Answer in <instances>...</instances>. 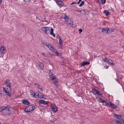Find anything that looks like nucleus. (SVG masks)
Segmentation results:
<instances>
[{
	"instance_id": "obj_4",
	"label": "nucleus",
	"mask_w": 124,
	"mask_h": 124,
	"mask_svg": "<svg viewBox=\"0 0 124 124\" xmlns=\"http://www.w3.org/2000/svg\"><path fill=\"white\" fill-rule=\"evenodd\" d=\"M92 91L94 94H97V95H99L101 96L102 95V94H100V92L98 91L97 90L94 88L93 89Z\"/></svg>"
},
{
	"instance_id": "obj_48",
	"label": "nucleus",
	"mask_w": 124,
	"mask_h": 124,
	"mask_svg": "<svg viewBox=\"0 0 124 124\" xmlns=\"http://www.w3.org/2000/svg\"><path fill=\"white\" fill-rule=\"evenodd\" d=\"M3 94L2 93H0V96L2 97V96Z\"/></svg>"
},
{
	"instance_id": "obj_28",
	"label": "nucleus",
	"mask_w": 124,
	"mask_h": 124,
	"mask_svg": "<svg viewBox=\"0 0 124 124\" xmlns=\"http://www.w3.org/2000/svg\"><path fill=\"white\" fill-rule=\"evenodd\" d=\"M30 92H31V94L33 95V97L35 96V93L34 91L32 90H30Z\"/></svg>"
},
{
	"instance_id": "obj_25",
	"label": "nucleus",
	"mask_w": 124,
	"mask_h": 124,
	"mask_svg": "<svg viewBox=\"0 0 124 124\" xmlns=\"http://www.w3.org/2000/svg\"><path fill=\"white\" fill-rule=\"evenodd\" d=\"M53 75L51 73L50 76V78L52 80H53L56 78L54 76H53Z\"/></svg>"
},
{
	"instance_id": "obj_38",
	"label": "nucleus",
	"mask_w": 124,
	"mask_h": 124,
	"mask_svg": "<svg viewBox=\"0 0 124 124\" xmlns=\"http://www.w3.org/2000/svg\"><path fill=\"white\" fill-rule=\"evenodd\" d=\"M102 58L103 60L106 62L107 61V60L108 59H107L106 58H105L104 59H103V57Z\"/></svg>"
},
{
	"instance_id": "obj_54",
	"label": "nucleus",
	"mask_w": 124,
	"mask_h": 124,
	"mask_svg": "<svg viewBox=\"0 0 124 124\" xmlns=\"http://www.w3.org/2000/svg\"><path fill=\"white\" fill-rule=\"evenodd\" d=\"M82 11V10H80L79 11V12H80V13H81V12H82L81 11Z\"/></svg>"
},
{
	"instance_id": "obj_61",
	"label": "nucleus",
	"mask_w": 124,
	"mask_h": 124,
	"mask_svg": "<svg viewBox=\"0 0 124 124\" xmlns=\"http://www.w3.org/2000/svg\"><path fill=\"white\" fill-rule=\"evenodd\" d=\"M123 11V12H124V11Z\"/></svg>"
},
{
	"instance_id": "obj_1",
	"label": "nucleus",
	"mask_w": 124,
	"mask_h": 124,
	"mask_svg": "<svg viewBox=\"0 0 124 124\" xmlns=\"http://www.w3.org/2000/svg\"><path fill=\"white\" fill-rule=\"evenodd\" d=\"M11 108H8L7 107H0V112H1L2 115L4 116L9 115L11 111Z\"/></svg>"
},
{
	"instance_id": "obj_7",
	"label": "nucleus",
	"mask_w": 124,
	"mask_h": 124,
	"mask_svg": "<svg viewBox=\"0 0 124 124\" xmlns=\"http://www.w3.org/2000/svg\"><path fill=\"white\" fill-rule=\"evenodd\" d=\"M6 53V49L3 46H2L0 49V53L1 54H4Z\"/></svg>"
},
{
	"instance_id": "obj_8",
	"label": "nucleus",
	"mask_w": 124,
	"mask_h": 124,
	"mask_svg": "<svg viewBox=\"0 0 124 124\" xmlns=\"http://www.w3.org/2000/svg\"><path fill=\"white\" fill-rule=\"evenodd\" d=\"M6 86L8 87L10 90H11L10 82L9 79H7L5 82Z\"/></svg>"
},
{
	"instance_id": "obj_57",
	"label": "nucleus",
	"mask_w": 124,
	"mask_h": 124,
	"mask_svg": "<svg viewBox=\"0 0 124 124\" xmlns=\"http://www.w3.org/2000/svg\"><path fill=\"white\" fill-rule=\"evenodd\" d=\"M34 84L35 85H38V84H37L36 83H35Z\"/></svg>"
},
{
	"instance_id": "obj_30",
	"label": "nucleus",
	"mask_w": 124,
	"mask_h": 124,
	"mask_svg": "<svg viewBox=\"0 0 124 124\" xmlns=\"http://www.w3.org/2000/svg\"><path fill=\"white\" fill-rule=\"evenodd\" d=\"M101 4H104L106 2V0H101Z\"/></svg>"
},
{
	"instance_id": "obj_12",
	"label": "nucleus",
	"mask_w": 124,
	"mask_h": 124,
	"mask_svg": "<svg viewBox=\"0 0 124 124\" xmlns=\"http://www.w3.org/2000/svg\"><path fill=\"white\" fill-rule=\"evenodd\" d=\"M114 31V29L112 28H109L107 29V33H110Z\"/></svg>"
},
{
	"instance_id": "obj_14",
	"label": "nucleus",
	"mask_w": 124,
	"mask_h": 124,
	"mask_svg": "<svg viewBox=\"0 0 124 124\" xmlns=\"http://www.w3.org/2000/svg\"><path fill=\"white\" fill-rule=\"evenodd\" d=\"M106 62L108 63L112 66L115 65V64L110 59H108Z\"/></svg>"
},
{
	"instance_id": "obj_37",
	"label": "nucleus",
	"mask_w": 124,
	"mask_h": 124,
	"mask_svg": "<svg viewBox=\"0 0 124 124\" xmlns=\"http://www.w3.org/2000/svg\"><path fill=\"white\" fill-rule=\"evenodd\" d=\"M119 78L120 79H122L123 78V76L121 74H120V75H119Z\"/></svg>"
},
{
	"instance_id": "obj_23",
	"label": "nucleus",
	"mask_w": 124,
	"mask_h": 124,
	"mask_svg": "<svg viewBox=\"0 0 124 124\" xmlns=\"http://www.w3.org/2000/svg\"><path fill=\"white\" fill-rule=\"evenodd\" d=\"M102 103H103V104L104 105H107L109 106V105H108L109 104V103H108L107 101H103V102Z\"/></svg>"
},
{
	"instance_id": "obj_5",
	"label": "nucleus",
	"mask_w": 124,
	"mask_h": 124,
	"mask_svg": "<svg viewBox=\"0 0 124 124\" xmlns=\"http://www.w3.org/2000/svg\"><path fill=\"white\" fill-rule=\"evenodd\" d=\"M51 107L53 112H56L57 110V108L56 106L54 104H52Z\"/></svg>"
},
{
	"instance_id": "obj_49",
	"label": "nucleus",
	"mask_w": 124,
	"mask_h": 124,
	"mask_svg": "<svg viewBox=\"0 0 124 124\" xmlns=\"http://www.w3.org/2000/svg\"><path fill=\"white\" fill-rule=\"evenodd\" d=\"M40 90L41 91H43V88H42H42H40Z\"/></svg>"
},
{
	"instance_id": "obj_41",
	"label": "nucleus",
	"mask_w": 124,
	"mask_h": 124,
	"mask_svg": "<svg viewBox=\"0 0 124 124\" xmlns=\"http://www.w3.org/2000/svg\"><path fill=\"white\" fill-rule=\"evenodd\" d=\"M55 85L57 86H59V85L58 83V82H57L55 83H54Z\"/></svg>"
},
{
	"instance_id": "obj_26",
	"label": "nucleus",
	"mask_w": 124,
	"mask_h": 124,
	"mask_svg": "<svg viewBox=\"0 0 124 124\" xmlns=\"http://www.w3.org/2000/svg\"><path fill=\"white\" fill-rule=\"evenodd\" d=\"M116 123L117 124H122L123 121H121L117 120L116 121Z\"/></svg>"
},
{
	"instance_id": "obj_31",
	"label": "nucleus",
	"mask_w": 124,
	"mask_h": 124,
	"mask_svg": "<svg viewBox=\"0 0 124 124\" xmlns=\"http://www.w3.org/2000/svg\"><path fill=\"white\" fill-rule=\"evenodd\" d=\"M84 4V2L83 1L81 2L80 4H79V6L80 7L82 6Z\"/></svg>"
},
{
	"instance_id": "obj_24",
	"label": "nucleus",
	"mask_w": 124,
	"mask_h": 124,
	"mask_svg": "<svg viewBox=\"0 0 124 124\" xmlns=\"http://www.w3.org/2000/svg\"><path fill=\"white\" fill-rule=\"evenodd\" d=\"M39 66L40 68V69L43 70L44 68V65L42 63H41L39 64Z\"/></svg>"
},
{
	"instance_id": "obj_17",
	"label": "nucleus",
	"mask_w": 124,
	"mask_h": 124,
	"mask_svg": "<svg viewBox=\"0 0 124 124\" xmlns=\"http://www.w3.org/2000/svg\"><path fill=\"white\" fill-rule=\"evenodd\" d=\"M54 30L52 28H51V30L49 31L50 34L52 35L54 37H55V34L53 33Z\"/></svg>"
},
{
	"instance_id": "obj_47",
	"label": "nucleus",
	"mask_w": 124,
	"mask_h": 124,
	"mask_svg": "<svg viewBox=\"0 0 124 124\" xmlns=\"http://www.w3.org/2000/svg\"><path fill=\"white\" fill-rule=\"evenodd\" d=\"M68 16H65L64 17V18L66 20Z\"/></svg>"
},
{
	"instance_id": "obj_15",
	"label": "nucleus",
	"mask_w": 124,
	"mask_h": 124,
	"mask_svg": "<svg viewBox=\"0 0 124 124\" xmlns=\"http://www.w3.org/2000/svg\"><path fill=\"white\" fill-rule=\"evenodd\" d=\"M113 116L114 117L118 119H121V116L120 115H117L116 114H114Z\"/></svg>"
},
{
	"instance_id": "obj_9",
	"label": "nucleus",
	"mask_w": 124,
	"mask_h": 124,
	"mask_svg": "<svg viewBox=\"0 0 124 124\" xmlns=\"http://www.w3.org/2000/svg\"><path fill=\"white\" fill-rule=\"evenodd\" d=\"M52 51L54 52L55 53H56V54L58 56H59V57L62 59H63V57L62 56V55L60 54L59 53L57 50H56L55 48H54V50L53 51Z\"/></svg>"
},
{
	"instance_id": "obj_20",
	"label": "nucleus",
	"mask_w": 124,
	"mask_h": 124,
	"mask_svg": "<svg viewBox=\"0 0 124 124\" xmlns=\"http://www.w3.org/2000/svg\"><path fill=\"white\" fill-rule=\"evenodd\" d=\"M103 13L105 14V15L107 16H108L110 14V13L109 12H108L107 10H104L103 12Z\"/></svg>"
},
{
	"instance_id": "obj_27",
	"label": "nucleus",
	"mask_w": 124,
	"mask_h": 124,
	"mask_svg": "<svg viewBox=\"0 0 124 124\" xmlns=\"http://www.w3.org/2000/svg\"><path fill=\"white\" fill-rule=\"evenodd\" d=\"M44 96H45L43 95L41 93H39V97L40 98H44L43 97Z\"/></svg>"
},
{
	"instance_id": "obj_33",
	"label": "nucleus",
	"mask_w": 124,
	"mask_h": 124,
	"mask_svg": "<svg viewBox=\"0 0 124 124\" xmlns=\"http://www.w3.org/2000/svg\"><path fill=\"white\" fill-rule=\"evenodd\" d=\"M54 79V80L53 82L54 83L57 82H58V80L56 78H55V79Z\"/></svg>"
},
{
	"instance_id": "obj_42",
	"label": "nucleus",
	"mask_w": 124,
	"mask_h": 124,
	"mask_svg": "<svg viewBox=\"0 0 124 124\" xmlns=\"http://www.w3.org/2000/svg\"><path fill=\"white\" fill-rule=\"evenodd\" d=\"M76 3H77V2H72V3H70V5H72V4H76Z\"/></svg>"
},
{
	"instance_id": "obj_32",
	"label": "nucleus",
	"mask_w": 124,
	"mask_h": 124,
	"mask_svg": "<svg viewBox=\"0 0 124 124\" xmlns=\"http://www.w3.org/2000/svg\"><path fill=\"white\" fill-rule=\"evenodd\" d=\"M59 45H61V48L62 47V41H59Z\"/></svg>"
},
{
	"instance_id": "obj_40",
	"label": "nucleus",
	"mask_w": 124,
	"mask_h": 124,
	"mask_svg": "<svg viewBox=\"0 0 124 124\" xmlns=\"http://www.w3.org/2000/svg\"><path fill=\"white\" fill-rule=\"evenodd\" d=\"M79 33H80L82 31V30L81 29H79L78 30Z\"/></svg>"
},
{
	"instance_id": "obj_29",
	"label": "nucleus",
	"mask_w": 124,
	"mask_h": 124,
	"mask_svg": "<svg viewBox=\"0 0 124 124\" xmlns=\"http://www.w3.org/2000/svg\"><path fill=\"white\" fill-rule=\"evenodd\" d=\"M39 93L37 92L36 93H35V96L34 97L35 98H37V97H39Z\"/></svg>"
},
{
	"instance_id": "obj_55",
	"label": "nucleus",
	"mask_w": 124,
	"mask_h": 124,
	"mask_svg": "<svg viewBox=\"0 0 124 124\" xmlns=\"http://www.w3.org/2000/svg\"><path fill=\"white\" fill-rule=\"evenodd\" d=\"M80 2H79V1H78V2H77V3L78 4H79Z\"/></svg>"
},
{
	"instance_id": "obj_18",
	"label": "nucleus",
	"mask_w": 124,
	"mask_h": 124,
	"mask_svg": "<svg viewBox=\"0 0 124 124\" xmlns=\"http://www.w3.org/2000/svg\"><path fill=\"white\" fill-rule=\"evenodd\" d=\"M66 23L68 25H69L70 26H71L73 25V24L72 23V21L71 20L69 21H66Z\"/></svg>"
},
{
	"instance_id": "obj_44",
	"label": "nucleus",
	"mask_w": 124,
	"mask_h": 124,
	"mask_svg": "<svg viewBox=\"0 0 124 124\" xmlns=\"http://www.w3.org/2000/svg\"><path fill=\"white\" fill-rule=\"evenodd\" d=\"M121 119H122L124 120V116H122Z\"/></svg>"
},
{
	"instance_id": "obj_51",
	"label": "nucleus",
	"mask_w": 124,
	"mask_h": 124,
	"mask_svg": "<svg viewBox=\"0 0 124 124\" xmlns=\"http://www.w3.org/2000/svg\"><path fill=\"white\" fill-rule=\"evenodd\" d=\"M51 73V72L50 71H49V76H50V74Z\"/></svg>"
},
{
	"instance_id": "obj_34",
	"label": "nucleus",
	"mask_w": 124,
	"mask_h": 124,
	"mask_svg": "<svg viewBox=\"0 0 124 124\" xmlns=\"http://www.w3.org/2000/svg\"><path fill=\"white\" fill-rule=\"evenodd\" d=\"M103 65L105 67H104L106 69H107L109 67V66L107 65L106 64L105 65V64H103Z\"/></svg>"
},
{
	"instance_id": "obj_36",
	"label": "nucleus",
	"mask_w": 124,
	"mask_h": 124,
	"mask_svg": "<svg viewBox=\"0 0 124 124\" xmlns=\"http://www.w3.org/2000/svg\"><path fill=\"white\" fill-rule=\"evenodd\" d=\"M81 12V13L83 14H85V12L84 10H82V11Z\"/></svg>"
},
{
	"instance_id": "obj_13",
	"label": "nucleus",
	"mask_w": 124,
	"mask_h": 124,
	"mask_svg": "<svg viewBox=\"0 0 124 124\" xmlns=\"http://www.w3.org/2000/svg\"><path fill=\"white\" fill-rule=\"evenodd\" d=\"M22 102L23 104L26 105H29L30 104V102L27 100H23L22 101Z\"/></svg>"
},
{
	"instance_id": "obj_3",
	"label": "nucleus",
	"mask_w": 124,
	"mask_h": 124,
	"mask_svg": "<svg viewBox=\"0 0 124 124\" xmlns=\"http://www.w3.org/2000/svg\"><path fill=\"white\" fill-rule=\"evenodd\" d=\"M40 30L44 32L45 33L48 34L49 33V31L50 30V28L48 27H43L40 28Z\"/></svg>"
},
{
	"instance_id": "obj_11",
	"label": "nucleus",
	"mask_w": 124,
	"mask_h": 124,
	"mask_svg": "<svg viewBox=\"0 0 124 124\" xmlns=\"http://www.w3.org/2000/svg\"><path fill=\"white\" fill-rule=\"evenodd\" d=\"M108 106L111 107L112 108H115L117 107V106L115 105V104H113L112 102H109V104Z\"/></svg>"
},
{
	"instance_id": "obj_6",
	"label": "nucleus",
	"mask_w": 124,
	"mask_h": 124,
	"mask_svg": "<svg viewBox=\"0 0 124 124\" xmlns=\"http://www.w3.org/2000/svg\"><path fill=\"white\" fill-rule=\"evenodd\" d=\"M43 44L44 45L48 47V48L50 49L51 51H53L54 50V48L52 46H51V45H50V44H48L47 42H43Z\"/></svg>"
},
{
	"instance_id": "obj_10",
	"label": "nucleus",
	"mask_w": 124,
	"mask_h": 124,
	"mask_svg": "<svg viewBox=\"0 0 124 124\" xmlns=\"http://www.w3.org/2000/svg\"><path fill=\"white\" fill-rule=\"evenodd\" d=\"M3 90L4 92L6 93L7 95H8L10 97H11V94L10 92V91H8L6 90V88L4 87H3Z\"/></svg>"
},
{
	"instance_id": "obj_52",
	"label": "nucleus",
	"mask_w": 124,
	"mask_h": 124,
	"mask_svg": "<svg viewBox=\"0 0 124 124\" xmlns=\"http://www.w3.org/2000/svg\"><path fill=\"white\" fill-rule=\"evenodd\" d=\"M42 54L43 56H45V54L44 53H42Z\"/></svg>"
},
{
	"instance_id": "obj_19",
	"label": "nucleus",
	"mask_w": 124,
	"mask_h": 124,
	"mask_svg": "<svg viewBox=\"0 0 124 124\" xmlns=\"http://www.w3.org/2000/svg\"><path fill=\"white\" fill-rule=\"evenodd\" d=\"M100 31H101L102 33L104 32H107V28H100Z\"/></svg>"
},
{
	"instance_id": "obj_45",
	"label": "nucleus",
	"mask_w": 124,
	"mask_h": 124,
	"mask_svg": "<svg viewBox=\"0 0 124 124\" xmlns=\"http://www.w3.org/2000/svg\"><path fill=\"white\" fill-rule=\"evenodd\" d=\"M31 0H23L24 1V2H29V1Z\"/></svg>"
},
{
	"instance_id": "obj_58",
	"label": "nucleus",
	"mask_w": 124,
	"mask_h": 124,
	"mask_svg": "<svg viewBox=\"0 0 124 124\" xmlns=\"http://www.w3.org/2000/svg\"><path fill=\"white\" fill-rule=\"evenodd\" d=\"M123 124H124V121H123Z\"/></svg>"
},
{
	"instance_id": "obj_46",
	"label": "nucleus",
	"mask_w": 124,
	"mask_h": 124,
	"mask_svg": "<svg viewBox=\"0 0 124 124\" xmlns=\"http://www.w3.org/2000/svg\"><path fill=\"white\" fill-rule=\"evenodd\" d=\"M58 39H59V41H62L61 37L60 38H58Z\"/></svg>"
},
{
	"instance_id": "obj_22",
	"label": "nucleus",
	"mask_w": 124,
	"mask_h": 124,
	"mask_svg": "<svg viewBox=\"0 0 124 124\" xmlns=\"http://www.w3.org/2000/svg\"><path fill=\"white\" fill-rule=\"evenodd\" d=\"M90 64V62L89 61H86L83 63L81 66H84L86 65H88Z\"/></svg>"
},
{
	"instance_id": "obj_16",
	"label": "nucleus",
	"mask_w": 124,
	"mask_h": 124,
	"mask_svg": "<svg viewBox=\"0 0 124 124\" xmlns=\"http://www.w3.org/2000/svg\"><path fill=\"white\" fill-rule=\"evenodd\" d=\"M40 103L45 105L47 104H48L47 102L43 100H41L39 101Z\"/></svg>"
},
{
	"instance_id": "obj_35",
	"label": "nucleus",
	"mask_w": 124,
	"mask_h": 124,
	"mask_svg": "<svg viewBox=\"0 0 124 124\" xmlns=\"http://www.w3.org/2000/svg\"><path fill=\"white\" fill-rule=\"evenodd\" d=\"M99 98L100 101H101V102L103 103L104 100H103L101 98Z\"/></svg>"
},
{
	"instance_id": "obj_43",
	"label": "nucleus",
	"mask_w": 124,
	"mask_h": 124,
	"mask_svg": "<svg viewBox=\"0 0 124 124\" xmlns=\"http://www.w3.org/2000/svg\"><path fill=\"white\" fill-rule=\"evenodd\" d=\"M37 88H38V89H40V86L39 85H37Z\"/></svg>"
},
{
	"instance_id": "obj_60",
	"label": "nucleus",
	"mask_w": 124,
	"mask_h": 124,
	"mask_svg": "<svg viewBox=\"0 0 124 124\" xmlns=\"http://www.w3.org/2000/svg\"><path fill=\"white\" fill-rule=\"evenodd\" d=\"M46 21H47L46 20V21H45L46 22Z\"/></svg>"
},
{
	"instance_id": "obj_56",
	"label": "nucleus",
	"mask_w": 124,
	"mask_h": 124,
	"mask_svg": "<svg viewBox=\"0 0 124 124\" xmlns=\"http://www.w3.org/2000/svg\"><path fill=\"white\" fill-rule=\"evenodd\" d=\"M81 1V0H79L78 1H79V2H80Z\"/></svg>"
},
{
	"instance_id": "obj_21",
	"label": "nucleus",
	"mask_w": 124,
	"mask_h": 124,
	"mask_svg": "<svg viewBox=\"0 0 124 124\" xmlns=\"http://www.w3.org/2000/svg\"><path fill=\"white\" fill-rule=\"evenodd\" d=\"M56 2L60 6H62L63 4V2L59 0H57Z\"/></svg>"
},
{
	"instance_id": "obj_50",
	"label": "nucleus",
	"mask_w": 124,
	"mask_h": 124,
	"mask_svg": "<svg viewBox=\"0 0 124 124\" xmlns=\"http://www.w3.org/2000/svg\"><path fill=\"white\" fill-rule=\"evenodd\" d=\"M57 37L58 38H60L61 37L60 36L58 35H57Z\"/></svg>"
},
{
	"instance_id": "obj_2",
	"label": "nucleus",
	"mask_w": 124,
	"mask_h": 124,
	"mask_svg": "<svg viewBox=\"0 0 124 124\" xmlns=\"http://www.w3.org/2000/svg\"><path fill=\"white\" fill-rule=\"evenodd\" d=\"M35 108V106L33 105H29L24 110V111L26 113L30 112L34 110Z\"/></svg>"
},
{
	"instance_id": "obj_39",
	"label": "nucleus",
	"mask_w": 124,
	"mask_h": 124,
	"mask_svg": "<svg viewBox=\"0 0 124 124\" xmlns=\"http://www.w3.org/2000/svg\"><path fill=\"white\" fill-rule=\"evenodd\" d=\"M71 20L70 18L68 17L65 20L66 21H69Z\"/></svg>"
},
{
	"instance_id": "obj_59",
	"label": "nucleus",
	"mask_w": 124,
	"mask_h": 124,
	"mask_svg": "<svg viewBox=\"0 0 124 124\" xmlns=\"http://www.w3.org/2000/svg\"><path fill=\"white\" fill-rule=\"evenodd\" d=\"M8 88H7V89H6V90H8Z\"/></svg>"
},
{
	"instance_id": "obj_53",
	"label": "nucleus",
	"mask_w": 124,
	"mask_h": 124,
	"mask_svg": "<svg viewBox=\"0 0 124 124\" xmlns=\"http://www.w3.org/2000/svg\"><path fill=\"white\" fill-rule=\"evenodd\" d=\"M2 0H0V4L2 2Z\"/></svg>"
}]
</instances>
